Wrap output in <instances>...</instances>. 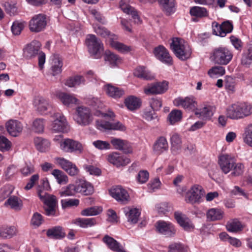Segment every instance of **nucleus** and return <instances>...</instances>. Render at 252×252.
I'll return each mask as SVG.
<instances>
[{"label": "nucleus", "mask_w": 252, "mask_h": 252, "mask_svg": "<svg viewBox=\"0 0 252 252\" xmlns=\"http://www.w3.org/2000/svg\"><path fill=\"white\" fill-rule=\"evenodd\" d=\"M219 164L222 172L225 174L232 171L231 176H241L244 172V164L241 162H236L235 158L228 154H222L220 156Z\"/></svg>", "instance_id": "nucleus-1"}, {"label": "nucleus", "mask_w": 252, "mask_h": 252, "mask_svg": "<svg viewBox=\"0 0 252 252\" xmlns=\"http://www.w3.org/2000/svg\"><path fill=\"white\" fill-rule=\"evenodd\" d=\"M170 48L179 59L185 61L190 58L191 49L185 41L179 37L173 38Z\"/></svg>", "instance_id": "nucleus-2"}, {"label": "nucleus", "mask_w": 252, "mask_h": 252, "mask_svg": "<svg viewBox=\"0 0 252 252\" xmlns=\"http://www.w3.org/2000/svg\"><path fill=\"white\" fill-rule=\"evenodd\" d=\"M232 51L225 47H220L214 49L211 58L216 63L220 65H227L233 58Z\"/></svg>", "instance_id": "nucleus-3"}, {"label": "nucleus", "mask_w": 252, "mask_h": 252, "mask_svg": "<svg viewBox=\"0 0 252 252\" xmlns=\"http://www.w3.org/2000/svg\"><path fill=\"white\" fill-rule=\"evenodd\" d=\"M74 120L77 124L81 126L91 125L93 122L94 117L90 108L85 106L76 107Z\"/></svg>", "instance_id": "nucleus-4"}, {"label": "nucleus", "mask_w": 252, "mask_h": 252, "mask_svg": "<svg viewBox=\"0 0 252 252\" xmlns=\"http://www.w3.org/2000/svg\"><path fill=\"white\" fill-rule=\"evenodd\" d=\"M38 196L40 199L45 204V214L47 216L55 215V207L57 204L56 197L53 195H49L46 191L41 190L40 187L37 189Z\"/></svg>", "instance_id": "nucleus-5"}, {"label": "nucleus", "mask_w": 252, "mask_h": 252, "mask_svg": "<svg viewBox=\"0 0 252 252\" xmlns=\"http://www.w3.org/2000/svg\"><path fill=\"white\" fill-rule=\"evenodd\" d=\"M86 44L89 52L94 58L98 59L101 57L103 50V44L95 35H88L86 39Z\"/></svg>", "instance_id": "nucleus-6"}, {"label": "nucleus", "mask_w": 252, "mask_h": 252, "mask_svg": "<svg viewBox=\"0 0 252 252\" xmlns=\"http://www.w3.org/2000/svg\"><path fill=\"white\" fill-rule=\"evenodd\" d=\"M54 120L51 125V130L54 133L67 132L69 126L64 116L60 113H55Z\"/></svg>", "instance_id": "nucleus-7"}, {"label": "nucleus", "mask_w": 252, "mask_h": 252, "mask_svg": "<svg viewBox=\"0 0 252 252\" xmlns=\"http://www.w3.org/2000/svg\"><path fill=\"white\" fill-rule=\"evenodd\" d=\"M47 25L44 14H39L32 17L29 22V29L32 32H39L44 30Z\"/></svg>", "instance_id": "nucleus-8"}, {"label": "nucleus", "mask_w": 252, "mask_h": 252, "mask_svg": "<svg viewBox=\"0 0 252 252\" xmlns=\"http://www.w3.org/2000/svg\"><path fill=\"white\" fill-rule=\"evenodd\" d=\"M213 33L220 37H224L227 33H230L233 30V25L228 21H226L219 24L214 21L212 24Z\"/></svg>", "instance_id": "nucleus-9"}, {"label": "nucleus", "mask_w": 252, "mask_h": 252, "mask_svg": "<svg viewBox=\"0 0 252 252\" xmlns=\"http://www.w3.org/2000/svg\"><path fill=\"white\" fill-rule=\"evenodd\" d=\"M109 192L113 198L122 204H127L129 201L128 193L121 186H118L112 188L109 190Z\"/></svg>", "instance_id": "nucleus-10"}, {"label": "nucleus", "mask_w": 252, "mask_h": 252, "mask_svg": "<svg viewBox=\"0 0 252 252\" xmlns=\"http://www.w3.org/2000/svg\"><path fill=\"white\" fill-rule=\"evenodd\" d=\"M61 149L65 152L81 153L83 150L82 145L78 141L70 139H65L60 142Z\"/></svg>", "instance_id": "nucleus-11"}, {"label": "nucleus", "mask_w": 252, "mask_h": 252, "mask_svg": "<svg viewBox=\"0 0 252 252\" xmlns=\"http://www.w3.org/2000/svg\"><path fill=\"white\" fill-rule=\"evenodd\" d=\"M55 162L60 166L70 176L77 175L79 173V169L75 164L63 158H56Z\"/></svg>", "instance_id": "nucleus-12"}, {"label": "nucleus", "mask_w": 252, "mask_h": 252, "mask_svg": "<svg viewBox=\"0 0 252 252\" xmlns=\"http://www.w3.org/2000/svg\"><path fill=\"white\" fill-rule=\"evenodd\" d=\"M203 195V191L202 187L194 185L187 192L185 200L187 203L190 204L196 203L199 202Z\"/></svg>", "instance_id": "nucleus-13"}, {"label": "nucleus", "mask_w": 252, "mask_h": 252, "mask_svg": "<svg viewBox=\"0 0 252 252\" xmlns=\"http://www.w3.org/2000/svg\"><path fill=\"white\" fill-rule=\"evenodd\" d=\"M173 104L177 107H181L189 110L194 111L197 109V102L194 98L189 96L185 98L178 97L174 100Z\"/></svg>", "instance_id": "nucleus-14"}, {"label": "nucleus", "mask_w": 252, "mask_h": 252, "mask_svg": "<svg viewBox=\"0 0 252 252\" xmlns=\"http://www.w3.org/2000/svg\"><path fill=\"white\" fill-rule=\"evenodd\" d=\"M41 45L40 42L35 40L27 44L23 49V57L27 59L34 58L38 54Z\"/></svg>", "instance_id": "nucleus-15"}, {"label": "nucleus", "mask_w": 252, "mask_h": 252, "mask_svg": "<svg viewBox=\"0 0 252 252\" xmlns=\"http://www.w3.org/2000/svg\"><path fill=\"white\" fill-rule=\"evenodd\" d=\"M156 228L159 233L167 237H173L176 232L174 226L171 223L162 220L157 222Z\"/></svg>", "instance_id": "nucleus-16"}, {"label": "nucleus", "mask_w": 252, "mask_h": 252, "mask_svg": "<svg viewBox=\"0 0 252 252\" xmlns=\"http://www.w3.org/2000/svg\"><path fill=\"white\" fill-rule=\"evenodd\" d=\"M159 6L166 16H170L175 13L177 8L176 0H157Z\"/></svg>", "instance_id": "nucleus-17"}, {"label": "nucleus", "mask_w": 252, "mask_h": 252, "mask_svg": "<svg viewBox=\"0 0 252 252\" xmlns=\"http://www.w3.org/2000/svg\"><path fill=\"white\" fill-rule=\"evenodd\" d=\"M96 127L100 130H114L125 131L126 129V126L119 121L111 122L97 121Z\"/></svg>", "instance_id": "nucleus-18"}, {"label": "nucleus", "mask_w": 252, "mask_h": 252, "mask_svg": "<svg viewBox=\"0 0 252 252\" xmlns=\"http://www.w3.org/2000/svg\"><path fill=\"white\" fill-rule=\"evenodd\" d=\"M168 84V82L165 80L152 83L145 88L144 92L146 94L149 93L152 94H163L167 90Z\"/></svg>", "instance_id": "nucleus-19"}, {"label": "nucleus", "mask_w": 252, "mask_h": 252, "mask_svg": "<svg viewBox=\"0 0 252 252\" xmlns=\"http://www.w3.org/2000/svg\"><path fill=\"white\" fill-rule=\"evenodd\" d=\"M154 54L155 57L161 62L168 65L172 64V58L168 50L163 46L159 45L156 47L154 50Z\"/></svg>", "instance_id": "nucleus-20"}, {"label": "nucleus", "mask_w": 252, "mask_h": 252, "mask_svg": "<svg viewBox=\"0 0 252 252\" xmlns=\"http://www.w3.org/2000/svg\"><path fill=\"white\" fill-rule=\"evenodd\" d=\"M75 184L77 193H80L84 195H89L94 191L93 185L83 179L76 180Z\"/></svg>", "instance_id": "nucleus-21"}, {"label": "nucleus", "mask_w": 252, "mask_h": 252, "mask_svg": "<svg viewBox=\"0 0 252 252\" xmlns=\"http://www.w3.org/2000/svg\"><path fill=\"white\" fill-rule=\"evenodd\" d=\"M8 133L13 137L19 136L23 129V124L19 121L15 120L8 121L5 125Z\"/></svg>", "instance_id": "nucleus-22"}, {"label": "nucleus", "mask_w": 252, "mask_h": 252, "mask_svg": "<svg viewBox=\"0 0 252 252\" xmlns=\"http://www.w3.org/2000/svg\"><path fill=\"white\" fill-rule=\"evenodd\" d=\"M109 162L117 167L125 166L130 162V159L118 152H113L110 154L107 158Z\"/></svg>", "instance_id": "nucleus-23"}, {"label": "nucleus", "mask_w": 252, "mask_h": 252, "mask_svg": "<svg viewBox=\"0 0 252 252\" xmlns=\"http://www.w3.org/2000/svg\"><path fill=\"white\" fill-rule=\"evenodd\" d=\"M111 143L115 149L122 151L126 154L131 153L132 152L130 143L126 140L113 138L111 140Z\"/></svg>", "instance_id": "nucleus-24"}, {"label": "nucleus", "mask_w": 252, "mask_h": 252, "mask_svg": "<svg viewBox=\"0 0 252 252\" xmlns=\"http://www.w3.org/2000/svg\"><path fill=\"white\" fill-rule=\"evenodd\" d=\"M123 210L128 222L131 224H135L138 222L141 214L139 209L136 208L126 207Z\"/></svg>", "instance_id": "nucleus-25"}, {"label": "nucleus", "mask_w": 252, "mask_h": 252, "mask_svg": "<svg viewBox=\"0 0 252 252\" xmlns=\"http://www.w3.org/2000/svg\"><path fill=\"white\" fill-rule=\"evenodd\" d=\"M171 152L174 155L179 154L182 149V141L181 136L177 133H173L170 137Z\"/></svg>", "instance_id": "nucleus-26"}, {"label": "nucleus", "mask_w": 252, "mask_h": 252, "mask_svg": "<svg viewBox=\"0 0 252 252\" xmlns=\"http://www.w3.org/2000/svg\"><path fill=\"white\" fill-rule=\"evenodd\" d=\"M168 144L166 138L163 136H160L156 141L153 150L155 154L160 155L164 152L167 151Z\"/></svg>", "instance_id": "nucleus-27"}, {"label": "nucleus", "mask_w": 252, "mask_h": 252, "mask_svg": "<svg viewBox=\"0 0 252 252\" xmlns=\"http://www.w3.org/2000/svg\"><path fill=\"white\" fill-rule=\"evenodd\" d=\"M124 103L127 109L131 111L139 109L142 105L141 99L135 95H129L125 98Z\"/></svg>", "instance_id": "nucleus-28"}, {"label": "nucleus", "mask_w": 252, "mask_h": 252, "mask_svg": "<svg viewBox=\"0 0 252 252\" xmlns=\"http://www.w3.org/2000/svg\"><path fill=\"white\" fill-rule=\"evenodd\" d=\"M133 74L137 78L145 80H152L155 78V75L144 66L137 67L134 71Z\"/></svg>", "instance_id": "nucleus-29"}, {"label": "nucleus", "mask_w": 252, "mask_h": 252, "mask_svg": "<svg viewBox=\"0 0 252 252\" xmlns=\"http://www.w3.org/2000/svg\"><path fill=\"white\" fill-rule=\"evenodd\" d=\"M33 105L41 114H45L50 106L48 101L42 95H36L33 100Z\"/></svg>", "instance_id": "nucleus-30"}, {"label": "nucleus", "mask_w": 252, "mask_h": 252, "mask_svg": "<svg viewBox=\"0 0 252 252\" xmlns=\"http://www.w3.org/2000/svg\"><path fill=\"white\" fill-rule=\"evenodd\" d=\"M103 241L107 245L109 249L113 251L117 252H126L119 243L108 235H105L104 237Z\"/></svg>", "instance_id": "nucleus-31"}, {"label": "nucleus", "mask_w": 252, "mask_h": 252, "mask_svg": "<svg viewBox=\"0 0 252 252\" xmlns=\"http://www.w3.org/2000/svg\"><path fill=\"white\" fill-rule=\"evenodd\" d=\"M226 115L227 118L232 120L242 119L238 102L232 104L227 107Z\"/></svg>", "instance_id": "nucleus-32"}, {"label": "nucleus", "mask_w": 252, "mask_h": 252, "mask_svg": "<svg viewBox=\"0 0 252 252\" xmlns=\"http://www.w3.org/2000/svg\"><path fill=\"white\" fill-rule=\"evenodd\" d=\"M176 220L179 224L185 230H190L193 228V225L188 218L184 217L181 213L176 212L174 213Z\"/></svg>", "instance_id": "nucleus-33"}, {"label": "nucleus", "mask_w": 252, "mask_h": 252, "mask_svg": "<svg viewBox=\"0 0 252 252\" xmlns=\"http://www.w3.org/2000/svg\"><path fill=\"white\" fill-rule=\"evenodd\" d=\"M47 235L50 238L62 239L65 236V233L62 226H56L50 229L47 231Z\"/></svg>", "instance_id": "nucleus-34"}, {"label": "nucleus", "mask_w": 252, "mask_h": 252, "mask_svg": "<svg viewBox=\"0 0 252 252\" xmlns=\"http://www.w3.org/2000/svg\"><path fill=\"white\" fill-rule=\"evenodd\" d=\"M243 65L249 66L252 63V43L247 45L244 50L241 59Z\"/></svg>", "instance_id": "nucleus-35"}, {"label": "nucleus", "mask_w": 252, "mask_h": 252, "mask_svg": "<svg viewBox=\"0 0 252 252\" xmlns=\"http://www.w3.org/2000/svg\"><path fill=\"white\" fill-rule=\"evenodd\" d=\"M86 80L81 75H75L68 78L65 82V85L69 87H76L80 85H84Z\"/></svg>", "instance_id": "nucleus-36"}, {"label": "nucleus", "mask_w": 252, "mask_h": 252, "mask_svg": "<svg viewBox=\"0 0 252 252\" xmlns=\"http://www.w3.org/2000/svg\"><path fill=\"white\" fill-rule=\"evenodd\" d=\"M241 118L249 117L252 115V104L248 102H238Z\"/></svg>", "instance_id": "nucleus-37"}, {"label": "nucleus", "mask_w": 252, "mask_h": 252, "mask_svg": "<svg viewBox=\"0 0 252 252\" xmlns=\"http://www.w3.org/2000/svg\"><path fill=\"white\" fill-rule=\"evenodd\" d=\"M17 233V229L15 226H4L0 227V238L10 239Z\"/></svg>", "instance_id": "nucleus-38"}, {"label": "nucleus", "mask_w": 252, "mask_h": 252, "mask_svg": "<svg viewBox=\"0 0 252 252\" xmlns=\"http://www.w3.org/2000/svg\"><path fill=\"white\" fill-rule=\"evenodd\" d=\"M224 212L220 209L212 208L207 213V219L211 221L221 220L223 217Z\"/></svg>", "instance_id": "nucleus-39"}, {"label": "nucleus", "mask_w": 252, "mask_h": 252, "mask_svg": "<svg viewBox=\"0 0 252 252\" xmlns=\"http://www.w3.org/2000/svg\"><path fill=\"white\" fill-rule=\"evenodd\" d=\"M104 59L109 62L112 67L118 66L122 62V59L118 55L110 51L105 52Z\"/></svg>", "instance_id": "nucleus-40"}, {"label": "nucleus", "mask_w": 252, "mask_h": 252, "mask_svg": "<svg viewBox=\"0 0 252 252\" xmlns=\"http://www.w3.org/2000/svg\"><path fill=\"white\" fill-rule=\"evenodd\" d=\"M58 98L63 104L67 107H71L73 105L79 104L80 101L74 95H57Z\"/></svg>", "instance_id": "nucleus-41"}, {"label": "nucleus", "mask_w": 252, "mask_h": 252, "mask_svg": "<svg viewBox=\"0 0 252 252\" xmlns=\"http://www.w3.org/2000/svg\"><path fill=\"white\" fill-rule=\"evenodd\" d=\"M189 14L192 16L202 18L208 16V11L205 7L194 6L190 7Z\"/></svg>", "instance_id": "nucleus-42"}, {"label": "nucleus", "mask_w": 252, "mask_h": 252, "mask_svg": "<svg viewBox=\"0 0 252 252\" xmlns=\"http://www.w3.org/2000/svg\"><path fill=\"white\" fill-rule=\"evenodd\" d=\"M226 228L229 232H238L243 229V226L238 219H234L227 222Z\"/></svg>", "instance_id": "nucleus-43"}, {"label": "nucleus", "mask_w": 252, "mask_h": 252, "mask_svg": "<svg viewBox=\"0 0 252 252\" xmlns=\"http://www.w3.org/2000/svg\"><path fill=\"white\" fill-rule=\"evenodd\" d=\"M215 109V107L214 106L206 105L202 109L198 110V112H196L195 114H199L201 116L205 119H210L213 115Z\"/></svg>", "instance_id": "nucleus-44"}, {"label": "nucleus", "mask_w": 252, "mask_h": 252, "mask_svg": "<svg viewBox=\"0 0 252 252\" xmlns=\"http://www.w3.org/2000/svg\"><path fill=\"white\" fill-rule=\"evenodd\" d=\"M73 223L82 228L91 227L96 223L94 218H78L73 220Z\"/></svg>", "instance_id": "nucleus-45"}, {"label": "nucleus", "mask_w": 252, "mask_h": 252, "mask_svg": "<svg viewBox=\"0 0 252 252\" xmlns=\"http://www.w3.org/2000/svg\"><path fill=\"white\" fill-rule=\"evenodd\" d=\"M45 120L42 118H37L34 120L31 125V129L37 133H41L44 131Z\"/></svg>", "instance_id": "nucleus-46"}, {"label": "nucleus", "mask_w": 252, "mask_h": 252, "mask_svg": "<svg viewBox=\"0 0 252 252\" xmlns=\"http://www.w3.org/2000/svg\"><path fill=\"white\" fill-rule=\"evenodd\" d=\"M34 143L37 149L42 152L45 151L50 144L48 140L40 137L34 138Z\"/></svg>", "instance_id": "nucleus-47"}, {"label": "nucleus", "mask_w": 252, "mask_h": 252, "mask_svg": "<svg viewBox=\"0 0 252 252\" xmlns=\"http://www.w3.org/2000/svg\"><path fill=\"white\" fill-rule=\"evenodd\" d=\"M63 62L62 59L59 58H55L52 61V64L51 68L52 74L53 76H56L60 74L62 71V67Z\"/></svg>", "instance_id": "nucleus-48"}, {"label": "nucleus", "mask_w": 252, "mask_h": 252, "mask_svg": "<svg viewBox=\"0 0 252 252\" xmlns=\"http://www.w3.org/2000/svg\"><path fill=\"white\" fill-rule=\"evenodd\" d=\"M77 193L75 184H69L63 187L60 191L61 196H74Z\"/></svg>", "instance_id": "nucleus-49"}, {"label": "nucleus", "mask_w": 252, "mask_h": 252, "mask_svg": "<svg viewBox=\"0 0 252 252\" xmlns=\"http://www.w3.org/2000/svg\"><path fill=\"white\" fill-rule=\"evenodd\" d=\"M8 204L10 207L16 211H19L21 209L23 204L21 199L16 196L10 197L5 202V205Z\"/></svg>", "instance_id": "nucleus-50"}, {"label": "nucleus", "mask_w": 252, "mask_h": 252, "mask_svg": "<svg viewBox=\"0 0 252 252\" xmlns=\"http://www.w3.org/2000/svg\"><path fill=\"white\" fill-rule=\"evenodd\" d=\"M182 117V111L181 110L174 109L168 115V121L171 125H174L176 123L180 121Z\"/></svg>", "instance_id": "nucleus-51"}, {"label": "nucleus", "mask_w": 252, "mask_h": 252, "mask_svg": "<svg viewBox=\"0 0 252 252\" xmlns=\"http://www.w3.org/2000/svg\"><path fill=\"white\" fill-rule=\"evenodd\" d=\"M104 90L107 94H124L125 91L121 88L107 84L104 86Z\"/></svg>", "instance_id": "nucleus-52"}, {"label": "nucleus", "mask_w": 252, "mask_h": 252, "mask_svg": "<svg viewBox=\"0 0 252 252\" xmlns=\"http://www.w3.org/2000/svg\"><path fill=\"white\" fill-rule=\"evenodd\" d=\"M243 139L245 143L252 147V124L245 128Z\"/></svg>", "instance_id": "nucleus-53"}, {"label": "nucleus", "mask_w": 252, "mask_h": 252, "mask_svg": "<svg viewBox=\"0 0 252 252\" xmlns=\"http://www.w3.org/2000/svg\"><path fill=\"white\" fill-rule=\"evenodd\" d=\"M52 175L60 184H64L68 182L67 176L60 170L54 169L52 172Z\"/></svg>", "instance_id": "nucleus-54"}, {"label": "nucleus", "mask_w": 252, "mask_h": 252, "mask_svg": "<svg viewBox=\"0 0 252 252\" xmlns=\"http://www.w3.org/2000/svg\"><path fill=\"white\" fill-rule=\"evenodd\" d=\"M110 45L113 48L121 53H127L131 50L130 47L116 41L112 40Z\"/></svg>", "instance_id": "nucleus-55"}, {"label": "nucleus", "mask_w": 252, "mask_h": 252, "mask_svg": "<svg viewBox=\"0 0 252 252\" xmlns=\"http://www.w3.org/2000/svg\"><path fill=\"white\" fill-rule=\"evenodd\" d=\"M150 107L153 111H158L162 105V102L161 98L155 96L149 100Z\"/></svg>", "instance_id": "nucleus-56"}, {"label": "nucleus", "mask_w": 252, "mask_h": 252, "mask_svg": "<svg viewBox=\"0 0 252 252\" xmlns=\"http://www.w3.org/2000/svg\"><path fill=\"white\" fill-rule=\"evenodd\" d=\"M13 187L10 185H6L0 189V201H2L12 192Z\"/></svg>", "instance_id": "nucleus-57"}, {"label": "nucleus", "mask_w": 252, "mask_h": 252, "mask_svg": "<svg viewBox=\"0 0 252 252\" xmlns=\"http://www.w3.org/2000/svg\"><path fill=\"white\" fill-rule=\"evenodd\" d=\"M225 72L224 67L221 66H215L208 71V74L211 77H213L215 75L222 76Z\"/></svg>", "instance_id": "nucleus-58"}, {"label": "nucleus", "mask_w": 252, "mask_h": 252, "mask_svg": "<svg viewBox=\"0 0 252 252\" xmlns=\"http://www.w3.org/2000/svg\"><path fill=\"white\" fill-rule=\"evenodd\" d=\"M24 23L16 21L14 22L11 27L12 33L14 35H19L24 28Z\"/></svg>", "instance_id": "nucleus-59"}, {"label": "nucleus", "mask_w": 252, "mask_h": 252, "mask_svg": "<svg viewBox=\"0 0 252 252\" xmlns=\"http://www.w3.org/2000/svg\"><path fill=\"white\" fill-rule=\"evenodd\" d=\"M101 211V208L93 207L83 210L81 211V215L85 216H95L99 214Z\"/></svg>", "instance_id": "nucleus-60"}, {"label": "nucleus", "mask_w": 252, "mask_h": 252, "mask_svg": "<svg viewBox=\"0 0 252 252\" xmlns=\"http://www.w3.org/2000/svg\"><path fill=\"white\" fill-rule=\"evenodd\" d=\"M183 178V176L179 175L173 180V184L176 187L177 192L181 194H183L186 190L185 187H181L180 186V184L182 182Z\"/></svg>", "instance_id": "nucleus-61"}, {"label": "nucleus", "mask_w": 252, "mask_h": 252, "mask_svg": "<svg viewBox=\"0 0 252 252\" xmlns=\"http://www.w3.org/2000/svg\"><path fill=\"white\" fill-rule=\"evenodd\" d=\"M79 204V200L78 199H66L61 200V204L63 208L77 206Z\"/></svg>", "instance_id": "nucleus-62"}, {"label": "nucleus", "mask_w": 252, "mask_h": 252, "mask_svg": "<svg viewBox=\"0 0 252 252\" xmlns=\"http://www.w3.org/2000/svg\"><path fill=\"white\" fill-rule=\"evenodd\" d=\"M44 220L41 214L36 212L32 216L31 223L34 227L39 226L43 222Z\"/></svg>", "instance_id": "nucleus-63"}, {"label": "nucleus", "mask_w": 252, "mask_h": 252, "mask_svg": "<svg viewBox=\"0 0 252 252\" xmlns=\"http://www.w3.org/2000/svg\"><path fill=\"white\" fill-rule=\"evenodd\" d=\"M187 250L181 243H174L169 247L168 252H186Z\"/></svg>", "instance_id": "nucleus-64"}]
</instances>
